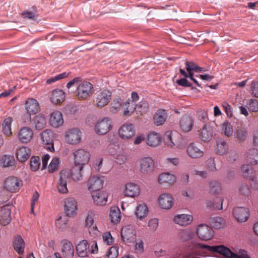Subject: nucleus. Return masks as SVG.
Segmentation results:
<instances>
[{
    "label": "nucleus",
    "mask_w": 258,
    "mask_h": 258,
    "mask_svg": "<svg viewBox=\"0 0 258 258\" xmlns=\"http://www.w3.org/2000/svg\"><path fill=\"white\" fill-rule=\"evenodd\" d=\"M62 113L59 111H54L50 114L49 123L55 128L61 126L63 123Z\"/></svg>",
    "instance_id": "24"
},
{
    "label": "nucleus",
    "mask_w": 258,
    "mask_h": 258,
    "mask_svg": "<svg viewBox=\"0 0 258 258\" xmlns=\"http://www.w3.org/2000/svg\"><path fill=\"white\" fill-rule=\"evenodd\" d=\"M11 209L10 206L6 205L0 210V224L5 226L11 221Z\"/></svg>",
    "instance_id": "25"
},
{
    "label": "nucleus",
    "mask_w": 258,
    "mask_h": 258,
    "mask_svg": "<svg viewBox=\"0 0 258 258\" xmlns=\"http://www.w3.org/2000/svg\"><path fill=\"white\" fill-rule=\"evenodd\" d=\"M178 238L183 241L190 239L192 236V233L189 229H184L178 233Z\"/></svg>",
    "instance_id": "51"
},
{
    "label": "nucleus",
    "mask_w": 258,
    "mask_h": 258,
    "mask_svg": "<svg viewBox=\"0 0 258 258\" xmlns=\"http://www.w3.org/2000/svg\"><path fill=\"white\" fill-rule=\"evenodd\" d=\"M224 134L227 137H230L233 134V130L231 124L229 122H224L222 127Z\"/></svg>",
    "instance_id": "60"
},
{
    "label": "nucleus",
    "mask_w": 258,
    "mask_h": 258,
    "mask_svg": "<svg viewBox=\"0 0 258 258\" xmlns=\"http://www.w3.org/2000/svg\"><path fill=\"white\" fill-rule=\"evenodd\" d=\"M25 109L27 113V120H25V122H27L31 120V114H35L40 111V107L36 99L29 98L25 101Z\"/></svg>",
    "instance_id": "5"
},
{
    "label": "nucleus",
    "mask_w": 258,
    "mask_h": 258,
    "mask_svg": "<svg viewBox=\"0 0 258 258\" xmlns=\"http://www.w3.org/2000/svg\"><path fill=\"white\" fill-rule=\"evenodd\" d=\"M70 178V172L69 170H64L60 172V178L57 185V189L59 192L65 194L68 191L67 183Z\"/></svg>",
    "instance_id": "14"
},
{
    "label": "nucleus",
    "mask_w": 258,
    "mask_h": 258,
    "mask_svg": "<svg viewBox=\"0 0 258 258\" xmlns=\"http://www.w3.org/2000/svg\"><path fill=\"white\" fill-rule=\"evenodd\" d=\"M109 217L112 223H116L118 222L121 218L119 209L116 207L111 208L110 211Z\"/></svg>",
    "instance_id": "47"
},
{
    "label": "nucleus",
    "mask_w": 258,
    "mask_h": 258,
    "mask_svg": "<svg viewBox=\"0 0 258 258\" xmlns=\"http://www.w3.org/2000/svg\"><path fill=\"white\" fill-rule=\"evenodd\" d=\"M118 255V248L117 246H112L107 252V258H117Z\"/></svg>",
    "instance_id": "64"
},
{
    "label": "nucleus",
    "mask_w": 258,
    "mask_h": 258,
    "mask_svg": "<svg viewBox=\"0 0 258 258\" xmlns=\"http://www.w3.org/2000/svg\"><path fill=\"white\" fill-rule=\"evenodd\" d=\"M197 234L200 239L207 241L213 238L214 231L211 227L206 224H200L197 229Z\"/></svg>",
    "instance_id": "10"
},
{
    "label": "nucleus",
    "mask_w": 258,
    "mask_h": 258,
    "mask_svg": "<svg viewBox=\"0 0 258 258\" xmlns=\"http://www.w3.org/2000/svg\"><path fill=\"white\" fill-rule=\"evenodd\" d=\"M194 119L188 115L183 116L180 121V126L182 130L185 132L190 131L193 126Z\"/></svg>",
    "instance_id": "28"
},
{
    "label": "nucleus",
    "mask_w": 258,
    "mask_h": 258,
    "mask_svg": "<svg viewBox=\"0 0 258 258\" xmlns=\"http://www.w3.org/2000/svg\"><path fill=\"white\" fill-rule=\"evenodd\" d=\"M111 98V92L105 89L99 92L96 97V102L98 107H103L108 104Z\"/></svg>",
    "instance_id": "13"
},
{
    "label": "nucleus",
    "mask_w": 258,
    "mask_h": 258,
    "mask_svg": "<svg viewBox=\"0 0 258 258\" xmlns=\"http://www.w3.org/2000/svg\"><path fill=\"white\" fill-rule=\"evenodd\" d=\"M30 166L31 169L33 171H36L40 166V158L38 156L32 157L31 158Z\"/></svg>",
    "instance_id": "52"
},
{
    "label": "nucleus",
    "mask_w": 258,
    "mask_h": 258,
    "mask_svg": "<svg viewBox=\"0 0 258 258\" xmlns=\"http://www.w3.org/2000/svg\"><path fill=\"white\" fill-rule=\"evenodd\" d=\"M3 166L4 167L12 166L14 164V159L12 157L5 155L3 158Z\"/></svg>",
    "instance_id": "62"
},
{
    "label": "nucleus",
    "mask_w": 258,
    "mask_h": 258,
    "mask_svg": "<svg viewBox=\"0 0 258 258\" xmlns=\"http://www.w3.org/2000/svg\"><path fill=\"white\" fill-rule=\"evenodd\" d=\"M76 250L79 257H85L90 253H96L98 248L96 242H92L90 245L86 240H83L77 245Z\"/></svg>",
    "instance_id": "2"
},
{
    "label": "nucleus",
    "mask_w": 258,
    "mask_h": 258,
    "mask_svg": "<svg viewBox=\"0 0 258 258\" xmlns=\"http://www.w3.org/2000/svg\"><path fill=\"white\" fill-rule=\"evenodd\" d=\"M139 169L143 174H149L154 169V161L150 157L141 158L139 161Z\"/></svg>",
    "instance_id": "8"
},
{
    "label": "nucleus",
    "mask_w": 258,
    "mask_h": 258,
    "mask_svg": "<svg viewBox=\"0 0 258 258\" xmlns=\"http://www.w3.org/2000/svg\"><path fill=\"white\" fill-rule=\"evenodd\" d=\"M13 121V118L9 117L4 119L2 123V129L3 133L7 136H10L12 135L11 124Z\"/></svg>",
    "instance_id": "43"
},
{
    "label": "nucleus",
    "mask_w": 258,
    "mask_h": 258,
    "mask_svg": "<svg viewBox=\"0 0 258 258\" xmlns=\"http://www.w3.org/2000/svg\"><path fill=\"white\" fill-rule=\"evenodd\" d=\"M146 142L148 146L153 148L157 147L161 143V136L159 133L151 132L147 135Z\"/></svg>",
    "instance_id": "18"
},
{
    "label": "nucleus",
    "mask_w": 258,
    "mask_h": 258,
    "mask_svg": "<svg viewBox=\"0 0 258 258\" xmlns=\"http://www.w3.org/2000/svg\"><path fill=\"white\" fill-rule=\"evenodd\" d=\"M33 122L35 128L38 130L44 128L46 124L45 118L41 114H38L34 117Z\"/></svg>",
    "instance_id": "38"
},
{
    "label": "nucleus",
    "mask_w": 258,
    "mask_h": 258,
    "mask_svg": "<svg viewBox=\"0 0 258 258\" xmlns=\"http://www.w3.org/2000/svg\"><path fill=\"white\" fill-rule=\"evenodd\" d=\"M92 197L95 204L99 206H104L107 203L108 194L104 191H101L93 194Z\"/></svg>",
    "instance_id": "29"
},
{
    "label": "nucleus",
    "mask_w": 258,
    "mask_h": 258,
    "mask_svg": "<svg viewBox=\"0 0 258 258\" xmlns=\"http://www.w3.org/2000/svg\"><path fill=\"white\" fill-rule=\"evenodd\" d=\"M185 65L187 72L194 71L195 72H200L203 71V68L198 66L193 61H186Z\"/></svg>",
    "instance_id": "50"
},
{
    "label": "nucleus",
    "mask_w": 258,
    "mask_h": 258,
    "mask_svg": "<svg viewBox=\"0 0 258 258\" xmlns=\"http://www.w3.org/2000/svg\"><path fill=\"white\" fill-rule=\"evenodd\" d=\"M107 150L110 154L114 156L115 159L120 157L123 160L124 156L123 155V151L119 145L116 143H111L107 147Z\"/></svg>",
    "instance_id": "32"
},
{
    "label": "nucleus",
    "mask_w": 258,
    "mask_h": 258,
    "mask_svg": "<svg viewBox=\"0 0 258 258\" xmlns=\"http://www.w3.org/2000/svg\"><path fill=\"white\" fill-rule=\"evenodd\" d=\"M84 167L75 164L70 172V177L74 180L79 181L82 179Z\"/></svg>",
    "instance_id": "36"
},
{
    "label": "nucleus",
    "mask_w": 258,
    "mask_h": 258,
    "mask_svg": "<svg viewBox=\"0 0 258 258\" xmlns=\"http://www.w3.org/2000/svg\"><path fill=\"white\" fill-rule=\"evenodd\" d=\"M228 146L225 142L222 141L217 144L216 152L220 155L224 154L227 152Z\"/></svg>",
    "instance_id": "55"
},
{
    "label": "nucleus",
    "mask_w": 258,
    "mask_h": 258,
    "mask_svg": "<svg viewBox=\"0 0 258 258\" xmlns=\"http://www.w3.org/2000/svg\"><path fill=\"white\" fill-rule=\"evenodd\" d=\"M50 99L53 104H60L65 100V94L62 90L55 89L52 91Z\"/></svg>",
    "instance_id": "30"
},
{
    "label": "nucleus",
    "mask_w": 258,
    "mask_h": 258,
    "mask_svg": "<svg viewBox=\"0 0 258 258\" xmlns=\"http://www.w3.org/2000/svg\"><path fill=\"white\" fill-rule=\"evenodd\" d=\"M34 135L33 130L29 127L21 128L18 134V138L22 143H28L33 139Z\"/></svg>",
    "instance_id": "17"
},
{
    "label": "nucleus",
    "mask_w": 258,
    "mask_h": 258,
    "mask_svg": "<svg viewBox=\"0 0 258 258\" xmlns=\"http://www.w3.org/2000/svg\"><path fill=\"white\" fill-rule=\"evenodd\" d=\"M193 220V217L191 215L182 214L175 215L173 221L176 224L182 226H186L189 225Z\"/></svg>",
    "instance_id": "23"
},
{
    "label": "nucleus",
    "mask_w": 258,
    "mask_h": 258,
    "mask_svg": "<svg viewBox=\"0 0 258 258\" xmlns=\"http://www.w3.org/2000/svg\"><path fill=\"white\" fill-rule=\"evenodd\" d=\"M148 213V209L146 205L140 204L137 207L135 211V215L136 217L140 220L146 217L147 216Z\"/></svg>",
    "instance_id": "42"
},
{
    "label": "nucleus",
    "mask_w": 258,
    "mask_h": 258,
    "mask_svg": "<svg viewBox=\"0 0 258 258\" xmlns=\"http://www.w3.org/2000/svg\"><path fill=\"white\" fill-rule=\"evenodd\" d=\"M60 164L59 159L57 157L53 158L49 164L48 169L50 173L55 171L59 167Z\"/></svg>",
    "instance_id": "53"
},
{
    "label": "nucleus",
    "mask_w": 258,
    "mask_h": 258,
    "mask_svg": "<svg viewBox=\"0 0 258 258\" xmlns=\"http://www.w3.org/2000/svg\"><path fill=\"white\" fill-rule=\"evenodd\" d=\"M13 246L15 250L19 254H21L24 252L25 242L23 238L20 235H17L15 237L13 241Z\"/></svg>",
    "instance_id": "37"
},
{
    "label": "nucleus",
    "mask_w": 258,
    "mask_h": 258,
    "mask_svg": "<svg viewBox=\"0 0 258 258\" xmlns=\"http://www.w3.org/2000/svg\"><path fill=\"white\" fill-rule=\"evenodd\" d=\"M233 213L235 219L239 222L246 221L249 217V211L246 208H235L233 210Z\"/></svg>",
    "instance_id": "22"
},
{
    "label": "nucleus",
    "mask_w": 258,
    "mask_h": 258,
    "mask_svg": "<svg viewBox=\"0 0 258 258\" xmlns=\"http://www.w3.org/2000/svg\"><path fill=\"white\" fill-rule=\"evenodd\" d=\"M90 159V153L84 149H80L74 153V164L83 166L87 164Z\"/></svg>",
    "instance_id": "9"
},
{
    "label": "nucleus",
    "mask_w": 258,
    "mask_h": 258,
    "mask_svg": "<svg viewBox=\"0 0 258 258\" xmlns=\"http://www.w3.org/2000/svg\"><path fill=\"white\" fill-rule=\"evenodd\" d=\"M118 135L123 140H128L135 135L134 125L132 123H125L122 125L118 130Z\"/></svg>",
    "instance_id": "12"
},
{
    "label": "nucleus",
    "mask_w": 258,
    "mask_h": 258,
    "mask_svg": "<svg viewBox=\"0 0 258 258\" xmlns=\"http://www.w3.org/2000/svg\"><path fill=\"white\" fill-rule=\"evenodd\" d=\"M104 179L103 176H91L88 181V189L90 191H97L103 187Z\"/></svg>",
    "instance_id": "15"
},
{
    "label": "nucleus",
    "mask_w": 258,
    "mask_h": 258,
    "mask_svg": "<svg viewBox=\"0 0 258 258\" xmlns=\"http://www.w3.org/2000/svg\"><path fill=\"white\" fill-rule=\"evenodd\" d=\"M165 144L168 147L173 148L176 145V142L173 138L172 133L170 131L166 132L164 137Z\"/></svg>",
    "instance_id": "49"
},
{
    "label": "nucleus",
    "mask_w": 258,
    "mask_h": 258,
    "mask_svg": "<svg viewBox=\"0 0 258 258\" xmlns=\"http://www.w3.org/2000/svg\"><path fill=\"white\" fill-rule=\"evenodd\" d=\"M246 161L250 165H257L258 150L255 148L249 149L246 154Z\"/></svg>",
    "instance_id": "35"
},
{
    "label": "nucleus",
    "mask_w": 258,
    "mask_h": 258,
    "mask_svg": "<svg viewBox=\"0 0 258 258\" xmlns=\"http://www.w3.org/2000/svg\"><path fill=\"white\" fill-rule=\"evenodd\" d=\"M112 128L111 119L107 117L98 120L94 126L95 133L98 135H105L109 132Z\"/></svg>",
    "instance_id": "3"
},
{
    "label": "nucleus",
    "mask_w": 258,
    "mask_h": 258,
    "mask_svg": "<svg viewBox=\"0 0 258 258\" xmlns=\"http://www.w3.org/2000/svg\"><path fill=\"white\" fill-rule=\"evenodd\" d=\"M158 181L160 183L171 184L175 181V177L169 173H163L159 176Z\"/></svg>",
    "instance_id": "40"
},
{
    "label": "nucleus",
    "mask_w": 258,
    "mask_h": 258,
    "mask_svg": "<svg viewBox=\"0 0 258 258\" xmlns=\"http://www.w3.org/2000/svg\"><path fill=\"white\" fill-rule=\"evenodd\" d=\"M206 166L207 169L210 171H216L217 170L216 167V163L214 159L210 158L206 161Z\"/></svg>",
    "instance_id": "63"
},
{
    "label": "nucleus",
    "mask_w": 258,
    "mask_h": 258,
    "mask_svg": "<svg viewBox=\"0 0 258 258\" xmlns=\"http://www.w3.org/2000/svg\"><path fill=\"white\" fill-rule=\"evenodd\" d=\"M235 138L239 142L244 141L247 136V131L246 128L238 127L234 133Z\"/></svg>",
    "instance_id": "45"
},
{
    "label": "nucleus",
    "mask_w": 258,
    "mask_h": 258,
    "mask_svg": "<svg viewBox=\"0 0 258 258\" xmlns=\"http://www.w3.org/2000/svg\"><path fill=\"white\" fill-rule=\"evenodd\" d=\"M242 175L251 181H254L256 179L255 171L252 167L248 164H244L241 167Z\"/></svg>",
    "instance_id": "34"
},
{
    "label": "nucleus",
    "mask_w": 258,
    "mask_h": 258,
    "mask_svg": "<svg viewBox=\"0 0 258 258\" xmlns=\"http://www.w3.org/2000/svg\"><path fill=\"white\" fill-rule=\"evenodd\" d=\"M210 223L213 227L217 229L223 228L225 224L224 219L220 217H211Z\"/></svg>",
    "instance_id": "41"
},
{
    "label": "nucleus",
    "mask_w": 258,
    "mask_h": 258,
    "mask_svg": "<svg viewBox=\"0 0 258 258\" xmlns=\"http://www.w3.org/2000/svg\"><path fill=\"white\" fill-rule=\"evenodd\" d=\"M190 246L191 253L195 256H192L191 258H200V256L209 255L214 253H218L229 258H250L244 250L239 249L235 253L223 245L210 246L200 243H193Z\"/></svg>",
    "instance_id": "1"
},
{
    "label": "nucleus",
    "mask_w": 258,
    "mask_h": 258,
    "mask_svg": "<svg viewBox=\"0 0 258 258\" xmlns=\"http://www.w3.org/2000/svg\"><path fill=\"white\" fill-rule=\"evenodd\" d=\"M96 216L95 212L90 211L88 213L87 216L85 220V225L89 228L93 230H97V227L94 225V219Z\"/></svg>",
    "instance_id": "46"
},
{
    "label": "nucleus",
    "mask_w": 258,
    "mask_h": 258,
    "mask_svg": "<svg viewBox=\"0 0 258 258\" xmlns=\"http://www.w3.org/2000/svg\"><path fill=\"white\" fill-rule=\"evenodd\" d=\"M64 210L67 215L70 216L76 214L77 203L73 198H69L64 201Z\"/></svg>",
    "instance_id": "21"
},
{
    "label": "nucleus",
    "mask_w": 258,
    "mask_h": 258,
    "mask_svg": "<svg viewBox=\"0 0 258 258\" xmlns=\"http://www.w3.org/2000/svg\"><path fill=\"white\" fill-rule=\"evenodd\" d=\"M60 243L62 245L61 253L64 258H73L74 254V248L71 242L67 239H63Z\"/></svg>",
    "instance_id": "19"
},
{
    "label": "nucleus",
    "mask_w": 258,
    "mask_h": 258,
    "mask_svg": "<svg viewBox=\"0 0 258 258\" xmlns=\"http://www.w3.org/2000/svg\"><path fill=\"white\" fill-rule=\"evenodd\" d=\"M188 155L192 158H198L203 156L204 152L195 144H190L186 148Z\"/></svg>",
    "instance_id": "33"
},
{
    "label": "nucleus",
    "mask_w": 258,
    "mask_h": 258,
    "mask_svg": "<svg viewBox=\"0 0 258 258\" xmlns=\"http://www.w3.org/2000/svg\"><path fill=\"white\" fill-rule=\"evenodd\" d=\"M149 110L148 103L146 101L142 100L136 105V110L138 114L142 115L146 113Z\"/></svg>",
    "instance_id": "48"
},
{
    "label": "nucleus",
    "mask_w": 258,
    "mask_h": 258,
    "mask_svg": "<svg viewBox=\"0 0 258 258\" xmlns=\"http://www.w3.org/2000/svg\"><path fill=\"white\" fill-rule=\"evenodd\" d=\"M40 137L44 148L49 151H54L52 132L50 130H45L41 133Z\"/></svg>",
    "instance_id": "11"
},
{
    "label": "nucleus",
    "mask_w": 258,
    "mask_h": 258,
    "mask_svg": "<svg viewBox=\"0 0 258 258\" xmlns=\"http://www.w3.org/2000/svg\"><path fill=\"white\" fill-rule=\"evenodd\" d=\"M135 253L138 254H142L144 252V243L143 240H139L135 244Z\"/></svg>",
    "instance_id": "61"
},
{
    "label": "nucleus",
    "mask_w": 258,
    "mask_h": 258,
    "mask_svg": "<svg viewBox=\"0 0 258 258\" xmlns=\"http://www.w3.org/2000/svg\"><path fill=\"white\" fill-rule=\"evenodd\" d=\"M246 107L249 111L252 112L258 111V100L255 99L249 100L246 104Z\"/></svg>",
    "instance_id": "56"
},
{
    "label": "nucleus",
    "mask_w": 258,
    "mask_h": 258,
    "mask_svg": "<svg viewBox=\"0 0 258 258\" xmlns=\"http://www.w3.org/2000/svg\"><path fill=\"white\" fill-rule=\"evenodd\" d=\"M31 155V150L27 147L22 146L17 149L16 157L19 161L24 162L27 160Z\"/></svg>",
    "instance_id": "31"
},
{
    "label": "nucleus",
    "mask_w": 258,
    "mask_h": 258,
    "mask_svg": "<svg viewBox=\"0 0 258 258\" xmlns=\"http://www.w3.org/2000/svg\"><path fill=\"white\" fill-rule=\"evenodd\" d=\"M168 116L166 110L159 109L155 113L153 117V123L157 126L163 124L166 121Z\"/></svg>",
    "instance_id": "27"
},
{
    "label": "nucleus",
    "mask_w": 258,
    "mask_h": 258,
    "mask_svg": "<svg viewBox=\"0 0 258 258\" xmlns=\"http://www.w3.org/2000/svg\"><path fill=\"white\" fill-rule=\"evenodd\" d=\"M158 203L162 209L168 210L173 205V198L169 194H163L158 198Z\"/></svg>",
    "instance_id": "20"
},
{
    "label": "nucleus",
    "mask_w": 258,
    "mask_h": 258,
    "mask_svg": "<svg viewBox=\"0 0 258 258\" xmlns=\"http://www.w3.org/2000/svg\"><path fill=\"white\" fill-rule=\"evenodd\" d=\"M124 105L126 107L123 111L124 115H130L136 110L135 105L133 102H126Z\"/></svg>",
    "instance_id": "58"
},
{
    "label": "nucleus",
    "mask_w": 258,
    "mask_h": 258,
    "mask_svg": "<svg viewBox=\"0 0 258 258\" xmlns=\"http://www.w3.org/2000/svg\"><path fill=\"white\" fill-rule=\"evenodd\" d=\"M22 185V181L19 180L17 177L9 176L4 181V188L10 192L14 193L18 192Z\"/></svg>",
    "instance_id": "6"
},
{
    "label": "nucleus",
    "mask_w": 258,
    "mask_h": 258,
    "mask_svg": "<svg viewBox=\"0 0 258 258\" xmlns=\"http://www.w3.org/2000/svg\"><path fill=\"white\" fill-rule=\"evenodd\" d=\"M209 188L212 193L217 194L220 190V183L216 180L211 181L209 183Z\"/></svg>",
    "instance_id": "57"
},
{
    "label": "nucleus",
    "mask_w": 258,
    "mask_h": 258,
    "mask_svg": "<svg viewBox=\"0 0 258 258\" xmlns=\"http://www.w3.org/2000/svg\"><path fill=\"white\" fill-rule=\"evenodd\" d=\"M213 130L209 125H204L201 132L202 140L205 142L210 141L212 138Z\"/></svg>",
    "instance_id": "39"
},
{
    "label": "nucleus",
    "mask_w": 258,
    "mask_h": 258,
    "mask_svg": "<svg viewBox=\"0 0 258 258\" xmlns=\"http://www.w3.org/2000/svg\"><path fill=\"white\" fill-rule=\"evenodd\" d=\"M21 15L24 18H27L33 20H36L38 17L37 11L36 10L33 12H30L28 11H24Z\"/></svg>",
    "instance_id": "59"
},
{
    "label": "nucleus",
    "mask_w": 258,
    "mask_h": 258,
    "mask_svg": "<svg viewBox=\"0 0 258 258\" xmlns=\"http://www.w3.org/2000/svg\"><path fill=\"white\" fill-rule=\"evenodd\" d=\"M121 237L124 242L128 243H134L136 238L135 230L130 226H125L122 228Z\"/></svg>",
    "instance_id": "16"
},
{
    "label": "nucleus",
    "mask_w": 258,
    "mask_h": 258,
    "mask_svg": "<svg viewBox=\"0 0 258 258\" xmlns=\"http://www.w3.org/2000/svg\"><path fill=\"white\" fill-rule=\"evenodd\" d=\"M93 87L91 83L85 81L79 84L77 89V96L79 100H84L91 96Z\"/></svg>",
    "instance_id": "4"
},
{
    "label": "nucleus",
    "mask_w": 258,
    "mask_h": 258,
    "mask_svg": "<svg viewBox=\"0 0 258 258\" xmlns=\"http://www.w3.org/2000/svg\"><path fill=\"white\" fill-rule=\"evenodd\" d=\"M222 203L223 200L221 198L216 197L212 204L211 202L207 203V206L216 210H221L222 209Z\"/></svg>",
    "instance_id": "54"
},
{
    "label": "nucleus",
    "mask_w": 258,
    "mask_h": 258,
    "mask_svg": "<svg viewBox=\"0 0 258 258\" xmlns=\"http://www.w3.org/2000/svg\"><path fill=\"white\" fill-rule=\"evenodd\" d=\"M82 132L78 128H72L65 133L64 139L66 142L71 145H77L81 141Z\"/></svg>",
    "instance_id": "7"
},
{
    "label": "nucleus",
    "mask_w": 258,
    "mask_h": 258,
    "mask_svg": "<svg viewBox=\"0 0 258 258\" xmlns=\"http://www.w3.org/2000/svg\"><path fill=\"white\" fill-rule=\"evenodd\" d=\"M68 221L69 218L67 216H59L55 221V225L59 230L63 231L67 228Z\"/></svg>",
    "instance_id": "44"
},
{
    "label": "nucleus",
    "mask_w": 258,
    "mask_h": 258,
    "mask_svg": "<svg viewBox=\"0 0 258 258\" xmlns=\"http://www.w3.org/2000/svg\"><path fill=\"white\" fill-rule=\"evenodd\" d=\"M140 189L139 186L133 183H128L123 190L124 194L126 197H135L139 195Z\"/></svg>",
    "instance_id": "26"
}]
</instances>
